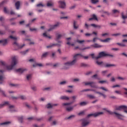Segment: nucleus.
<instances>
[{"label":"nucleus","instance_id":"nucleus-8","mask_svg":"<svg viewBox=\"0 0 127 127\" xmlns=\"http://www.w3.org/2000/svg\"><path fill=\"white\" fill-rule=\"evenodd\" d=\"M89 124H90V121L85 119H83L82 120V127H87V126H89Z\"/></svg>","mask_w":127,"mask_h":127},{"label":"nucleus","instance_id":"nucleus-64","mask_svg":"<svg viewBox=\"0 0 127 127\" xmlns=\"http://www.w3.org/2000/svg\"><path fill=\"white\" fill-rule=\"evenodd\" d=\"M98 39H99V38L95 37V38H93V42H96V41H97V40H98Z\"/></svg>","mask_w":127,"mask_h":127},{"label":"nucleus","instance_id":"nucleus-4","mask_svg":"<svg viewBox=\"0 0 127 127\" xmlns=\"http://www.w3.org/2000/svg\"><path fill=\"white\" fill-rule=\"evenodd\" d=\"M105 56H111V57H113L114 56L112 55H108L105 52H102L99 54L98 56L96 58V60H98V59L102 58V57H105Z\"/></svg>","mask_w":127,"mask_h":127},{"label":"nucleus","instance_id":"nucleus-15","mask_svg":"<svg viewBox=\"0 0 127 127\" xmlns=\"http://www.w3.org/2000/svg\"><path fill=\"white\" fill-rule=\"evenodd\" d=\"M9 111L10 112H15V108H14V106L12 105H9Z\"/></svg>","mask_w":127,"mask_h":127},{"label":"nucleus","instance_id":"nucleus-6","mask_svg":"<svg viewBox=\"0 0 127 127\" xmlns=\"http://www.w3.org/2000/svg\"><path fill=\"white\" fill-rule=\"evenodd\" d=\"M101 115H104L103 112H96L93 114H90L87 115V118H90V117H94L95 118L101 116Z\"/></svg>","mask_w":127,"mask_h":127},{"label":"nucleus","instance_id":"nucleus-47","mask_svg":"<svg viewBox=\"0 0 127 127\" xmlns=\"http://www.w3.org/2000/svg\"><path fill=\"white\" fill-rule=\"evenodd\" d=\"M91 49V47H86L84 48H83V49H79L80 50H82V51H84V50H86L87 49Z\"/></svg>","mask_w":127,"mask_h":127},{"label":"nucleus","instance_id":"nucleus-35","mask_svg":"<svg viewBox=\"0 0 127 127\" xmlns=\"http://www.w3.org/2000/svg\"><path fill=\"white\" fill-rule=\"evenodd\" d=\"M33 67H36V66H39V67H42L43 65L42 64H35L33 65Z\"/></svg>","mask_w":127,"mask_h":127},{"label":"nucleus","instance_id":"nucleus-42","mask_svg":"<svg viewBox=\"0 0 127 127\" xmlns=\"http://www.w3.org/2000/svg\"><path fill=\"white\" fill-rule=\"evenodd\" d=\"M76 42H77L78 43H79L80 44H82L84 43V42H85V41L84 40H77Z\"/></svg>","mask_w":127,"mask_h":127},{"label":"nucleus","instance_id":"nucleus-48","mask_svg":"<svg viewBox=\"0 0 127 127\" xmlns=\"http://www.w3.org/2000/svg\"><path fill=\"white\" fill-rule=\"evenodd\" d=\"M66 83L67 81H61V82H60V85H66Z\"/></svg>","mask_w":127,"mask_h":127},{"label":"nucleus","instance_id":"nucleus-61","mask_svg":"<svg viewBox=\"0 0 127 127\" xmlns=\"http://www.w3.org/2000/svg\"><path fill=\"white\" fill-rule=\"evenodd\" d=\"M62 37V35L61 34H58L57 36V38L58 39H60V38Z\"/></svg>","mask_w":127,"mask_h":127},{"label":"nucleus","instance_id":"nucleus-59","mask_svg":"<svg viewBox=\"0 0 127 127\" xmlns=\"http://www.w3.org/2000/svg\"><path fill=\"white\" fill-rule=\"evenodd\" d=\"M8 124H10V122H6L5 123H1L0 125L2 126L3 125H8Z\"/></svg>","mask_w":127,"mask_h":127},{"label":"nucleus","instance_id":"nucleus-28","mask_svg":"<svg viewBox=\"0 0 127 127\" xmlns=\"http://www.w3.org/2000/svg\"><path fill=\"white\" fill-rule=\"evenodd\" d=\"M73 28H75V29L79 28V26H77V21H73Z\"/></svg>","mask_w":127,"mask_h":127},{"label":"nucleus","instance_id":"nucleus-30","mask_svg":"<svg viewBox=\"0 0 127 127\" xmlns=\"http://www.w3.org/2000/svg\"><path fill=\"white\" fill-rule=\"evenodd\" d=\"M96 93L99 94V95H101V96H102L104 99H106V98H107V95H106L105 94H104V93H102V92H96Z\"/></svg>","mask_w":127,"mask_h":127},{"label":"nucleus","instance_id":"nucleus-26","mask_svg":"<svg viewBox=\"0 0 127 127\" xmlns=\"http://www.w3.org/2000/svg\"><path fill=\"white\" fill-rule=\"evenodd\" d=\"M54 106H57V104L52 105L51 104H48V105H47L46 107L47 108V109H51V108H52Z\"/></svg>","mask_w":127,"mask_h":127},{"label":"nucleus","instance_id":"nucleus-34","mask_svg":"<svg viewBox=\"0 0 127 127\" xmlns=\"http://www.w3.org/2000/svg\"><path fill=\"white\" fill-rule=\"evenodd\" d=\"M99 89H100V90H102L103 91H105V92H109V90L104 87H100Z\"/></svg>","mask_w":127,"mask_h":127},{"label":"nucleus","instance_id":"nucleus-43","mask_svg":"<svg viewBox=\"0 0 127 127\" xmlns=\"http://www.w3.org/2000/svg\"><path fill=\"white\" fill-rule=\"evenodd\" d=\"M99 0H91V3L93 4H96V3H98Z\"/></svg>","mask_w":127,"mask_h":127},{"label":"nucleus","instance_id":"nucleus-33","mask_svg":"<svg viewBox=\"0 0 127 127\" xmlns=\"http://www.w3.org/2000/svg\"><path fill=\"white\" fill-rule=\"evenodd\" d=\"M57 45H58V44H51V45L47 46V48H51V47H54V46H56Z\"/></svg>","mask_w":127,"mask_h":127},{"label":"nucleus","instance_id":"nucleus-18","mask_svg":"<svg viewBox=\"0 0 127 127\" xmlns=\"http://www.w3.org/2000/svg\"><path fill=\"white\" fill-rule=\"evenodd\" d=\"M61 100H65V101H68L69 100V98L68 96H62L60 97Z\"/></svg>","mask_w":127,"mask_h":127},{"label":"nucleus","instance_id":"nucleus-52","mask_svg":"<svg viewBox=\"0 0 127 127\" xmlns=\"http://www.w3.org/2000/svg\"><path fill=\"white\" fill-rule=\"evenodd\" d=\"M25 106L28 109H30V108H31V106L30 105H29L27 103H25Z\"/></svg>","mask_w":127,"mask_h":127},{"label":"nucleus","instance_id":"nucleus-60","mask_svg":"<svg viewBox=\"0 0 127 127\" xmlns=\"http://www.w3.org/2000/svg\"><path fill=\"white\" fill-rule=\"evenodd\" d=\"M118 79H119V80H126V78L122 77L120 76H119L118 77Z\"/></svg>","mask_w":127,"mask_h":127},{"label":"nucleus","instance_id":"nucleus-63","mask_svg":"<svg viewBox=\"0 0 127 127\" xmlns=\"http://www.w3.org/2000/svg\"><path fill=\"white\" fill-rule=\"evenodd\" d=\"M121 33H117V34H112V36H119Z\"/></svg>","mask_w":127,"mask_h":127},{"label":"nucleus","instance_id":"nucleus-2","mask_svg":"<svg viewBox=\"0 0 127 127\" xmlns=\"http://www.w3.org/2000/svg\"><path fill=\"white\" fill-rule=\"evenodd\" d=\"M18 63V61L16 59L15 57H13L12 58V62L11 63V65L7 66L6 64H5V62L1 61L0 64L2 66H3L4 69L6 70H12L13 69V67L15 66Z\"/></svg>","mask_w":127,"mask_h":127},{"label":"nucleus","instance_id":"nucleus-16","mask_svg":"<svg viewBox=\"0 0 127 127\" xmlns=\"http://www.w3.org/2000/svg\"><path fill=\"white\" fill-rule=\"evenodd\" d=\"M0 43L2 44V45H6V44H7V40L5 39V40H2L0 41Z\"/></svg>","mask_w":127,"mask_h":127},{"label":"nucleus","instance_id":"nucleus-10","mask_svg":"<svg viewBox=\"0 0 127 127\" xmlns=\"http://www.w3.org/2000/svg\"><path fill=\"white\" fill-rule=\"evenodd\" d=\"M25 71H26V68H20L15 70V72L19 73V74H22Z\"/></svg>","mask_w":127,"mask_h":127},{"label":"nucleus","instance_id":"nucleus-62","mask_svg":"<svg viewBox=\"0 0 127 127\" xmlns=\"http://www.w3.org/2000/svg\"><path fill=\"white\" fill-rule=\"evenodd\" d=\"M20 98L21 99V100H25V99H26V97L24 96H20Z\"/></svg>","mask_w":127,"mask_h":127},{"label":"nucleus","instance_id":"nucleus-38","mask_svg":"<svg viewBox=\"0 0 127 127\" xmlns=\"http://www.w3.org/2000/svg\"><path fill=\"white\" fill-rule=\"evenodd\" d=\"M0 93L2 94L3 97H6L5 93H4V91H3L0 88Z\"/></svg>","mask_w":127,"mask_h":127},{"label":"nucleus","instance_id":"nucleus-40","mask_svg":"<svg viewBox=\"0 0 127 127\" xmlns=\"http://www.w3.org/2000/svg\"><path fill=\"white\" fill-rule=\"evenodd\" d=\"M28 53V50L20 52L22 55H25V54H26V53Z\"/></svg>","mask_w":127,"mask_h":127},{"label":"nucleus","instance_id":"nucleus-54","mask_svg":"<svg viewBox=\"0 0 127 127\" xmlns=\"http://www.w3.org/2000/svg\"><path fill=\"white\" fill-rule=\"evenodd\" d=\"M113 13H119L120 12V11L117 10V9H114L112 10Z\"/></svg>","mask_w":127,"mask_h":127},{"label":"nucleus","instance_id":"nucleus-31","mask_svg":"<svg viewBox=\"0 0 127 127\" xmlns=\"http://www.w3.org/2000/svg\"><path fill=\"white\" fill-rule=\"evenodd\" d=\"M49 54V53L48 52H46L44 54H43L42 56V58H45V57H47L48 56V55Z\"/></svg>","mask_w":127,"mask_h":127},{"label":"nucleus","instance_id":"nucleus-56","mask_svg":"<svg viewBox=\"0 0 127 127\" xmlns=\"http://www.w3.org/2000/svg\"><path fill=\"white\" fill-rule=\"evenodd\" d=\"M3 11H4V12H5V13H8V11L7 10V8H6V7H4Z\"/></svg>","mask_w":127,"mask_h":127},{"label":"nucleus","instance_id":"nucleus-46","mask_svg":"<svg viewBox=\"0 0 127 127\" xmlns=\"http://www.w3.org/2000/svg\"><path fill=\"white\" fill-rule=\"evenodd\" d=\"M88 98H89V99H95L96 98L95 97V96H94L92 95H87Z\"/></svg>","mask_w":127,"mask_h":127},{"label":"nucleus","instance_id":"nucleus-57","mask_svg":"<svg viewBox=\"0 0 127 127\" xmlns=\"http://www.w3.org/2000/svg\"><path fill=\"white\" fill-rule=\"evenodd\" d=\"M26 78L28 80H30L31 79V74H28Z\"/></svg>","mask_w":127,"mask_h":127},{"label":"nucleus","instance_id":"nucleus-50","mask_svg":"<svg viewBox=\"0 0 127 127\" xmlns=\"http://www.w3.org/2000/svg\"><path fill=\"white\" fill-rule=\"evenodd\" d=\"M31 89L33 91H37V88H36V86H33L31 87Z\"/></svg>","mask_w":127,"mask_h":127},{"label":"nucleus","instance_id":"nucleus-7","mask_svg":"<svg viewBox=\"0 0 127 127\" xmlns=\"http://www.w3.org/2000/svg\"><path fill=\"white\" fill-rule=\"evenodd\" d=\"M82 84H84L85 86H91L92 88H95L96 85H95V83L93 82H83Z\"/></svg>","mask_w":127,"mask_h":127},{"label":"nucleus","instance_id":"nucleus-37","mask_svg":"<svg viewBox=\"0 0 127 127\" xmlns=\"http://www.w3.org/2000/svg\"><path fill=\"white\" fill-rule=\"evenodd\" d=\"M9 38H11V39H12L13 40H14V41H16V40H17V37H13L12 36H10Z\"/></svg>","mask_w":127,"mask_h":127},{"label":"nucleus","instance_id":"nucleus-41","mask_svg":"<svg viewBox=\"0 0 127 127\" xmlns=\"http://www.w3.org/2000/svg\"><path fill=\"white\" fill-rule=\"evenodd\" d=\"M18 120L19 122H20V123H22V121H23V117H22V116L19 117L18 118Z\"/></svg>","mask_w":127,"mask_h":127},{"label":"nucleus","instance_id":"nucleus-55","mask_svg":"<svg viewBox=\"0 0 127 127\" xmlns=\"http://www.w3.org/2000/svg\"><path fill=\"white\" fill-rule=\"evenodd\" d=\"M80 106H86L87 105V103L85 102H82L80 103Z\"/></svg>","mask_w":127,"mask_h":127},{"label":"nucleus","instance_id":"nucleus-45","mask_svg":"<svg viewBox=\"0 0 127 127\" xmlns=\"http://www.w3.org/2000/svg\"><path fill=\"white\" fill-rule=\"evenodd\" d=\"M103 62H100L99 61H96V64H97V65H103Z\"/></svg>","mask_w":127,"mask_h":127},{"label":"nucleus","instance_id":"nucleus-13","mask_svg":"<svg viewBox=\"0 0 127 127\" xmlns=\"http://www.w3.org/2000/svg\"><path fill=\"white\" fill-rule=\"evenodd\" d=\"M13 44L14 45H16V46L18 48H19V49L22 48V47H23L25 45V44H23V45H20L18 44L17 43V42H14Z\"/></svg>","mask_w":127,"mask_h":127},{"label":"nucleus","instance_id":"nucleus-24","mask_svg":"<svg viewBox=\"0 0 127 127\" xmlns=\"http://www.w3.org/2000/svg\"><path fill=\"white\" fill-rule=\"evenodd\" d=\"M59 25H60V23L58 22L56 24H55V25L52 26L51 28L52 29H54V28H56V27H58V26H59Z\"/></svg>","mask_w":127,"mask_h":127},{"label":"nucleus","instance_id":"nucleus-53","mask_svg":"<svg viewBox=\"0 0 127 127\" xmlns=\"http://www.w3.org/2000/svg\"><path fill=\"white\" fill-rule=\"evenodd\" d=\"M37 6H38V7H43V6H44V5L42 4V3H39L37 4Z\"/></svg>","mask_w":127,"mask_h":127},{"label":"nucleus","instance_id":"nucleus-3","mask_svg":"<svg viewBox=\"0 0 127 127\" xmlns=\"http://www.w3.org/2000/svg\"><path fill=\"white\" fill-rule=\"evenodd\" d=\"M116 107L115 109V112H113L110 110H106V112H107V113H109L110 115H115V117L116 118H117V119H119V120H124V116H123V115L121 114V113H119V112H118L117 111H120V110H116V109H117Z\"/></svg>","mask_w":127,"mask_h":127},{"label":"nucleus","instance_id":"nucleus-11","mask_svg":"<svg viewBox=\"0 0 127 127\" xmlns=\"http://www.w3.org/2000/svg\"><path fill=\"white\" fill-rule=\"evenodd\" d=\"M47 6H53L54 5V2L53 0H49L47 3Z\"/></svg>","mask_w":127,"mask_h":127},{"label":"nucleus","instance_id":"nucleus-1","mask_svg":"<svg viewBox=\"0 0 127 127\" xmlns=\"http://www.w3.org/2000/svg\"><path fill=\"white\" fill-rule=\"evenodd\" d=\"M82 56H83V55L81 54H77L74 55L73 57V60L72 61L67 62L64 64V69L66 70L67 69H69V67H70V66H73V65H75L77 62V60L79 59V58H82Z\"/></svg>","mask_w":127,"mask_h":127},{"label":"nucleus","instance_id":"nucleus-58","mask_svg":"<svg viewBox=\"0 0 127 127\" xmlns=\"http://www.w3.org/2000/svg\"><path fill=\"white\" fill-rule=\"evenodd\" d=\"M109 36L108 33H105L104 34H102V36H103V37H105V36Z\"/></svg>","mask_w":127,"mask_h":127},{"label":"nucleus","instance_id":"nucleus-22","mask_svg":"<svg viewBox=\"0 0 127 127\" xmlns=\"http://www.w3.org/2000/svg\"><path fill=\"white\" fill-rule=\"evenodd\" d=\"M91 26H92V27H94L95 28H101V26L99 25H96L95 24H91Z\"/></svg>","mask_w":127,"mask_h":127},{"label":"nucleus","instance_id":"nucleus-32","mask_svg":"<svg viewBox=\"0 0 127 127\" xmlns=\"http://www.w3.org/2000/svg\"><path fill=\"white\" fill-rule=\"evenodd\" d=\"M5 77L3 76V75H0V84H2V82H3V80H4Z\"/></svg>","mask_w":127,"mask_h":127},{"label":"nucleus","instance_id":"nucleus-39","mask_svg":"<svg viewBox=\"0 0 127 127\" xmlns=\"http://www.w3.org/2000/svg\"><path fill=\"white\" fill-rule=\"evenodd\" d=\"M85 111L84 110V111H81L80 112H79L78 115V116H83V115H85Z\"/></svg>","mask_w":127,"mask_h":127},{"label":"nucleus","instance_id":"nucleus-51","mask_svg":"<svg viewBox=\"0 0 127 127\" xmlns=\"http://www.w3.org/2000/svg\"><path fill=\"white\" fill-rule=\"evenodd\" d=\"M117 44L119 45V46H122V47H126V46H127L125 44L117 43Z\"/></svg>","mask_w":127,"mask_h":127},{"label":"nucleus","instance_id":"nucleus-19","mask_svg":"<svg viewBox=\"0 0 127 127\" xmlns=\"http://www.w3.org/2000/svg\"><path fill=\"white\" fill-rule=\"evenodd\" d=\"M91 46H92V47H94V48H101V47H103V46L100 45L98 44H95L91 45Z\"/></svg>","mask_w":127,"mask_h":127},{"label":"nucleus","instance_id":"nucleus-25","mask_svg":"<svg viewBox=\"0 0 127 127\" xmlns=\"http://www.w3.org/2000/svg\"><path fill=\"white\" fill-rule=\"evenodd\" d=\"M15 5L16 6V9H19V6L20 5V2H19V1H17L15 4Z\"/></svg>","mask_w":127,"mask_h":127},{"label":"nucleus","instance_id":"nucleus-21","mask_svg":"<svg viewBox=\"0 0 127 127\" xmlns=\"http://www.w3.org/2000/svg\"><path fill=\"white\" fill-rule=\"evenodd\" d=\"M92 19H94V20L98 21V18L97 17V16L95 14L92 15V17L89 19V20H92Z\"/></svg>","mask_w":127,"mask_h":127},{"label":"nucleus","instance_id":"nucleus-44","mask_svg":"<svg viewBox=\"0 0 127 127\" xmlns=\"http://www.w3.org/2000/svg\"><path fill=\"white\" fill-rule=\"evenodd\" d=\"M35 20H36V18H34L33 20H31L29 21V24H28L26 25V26H29L30 24V23H32V22L35 21Z\"/></svg>","mask_w":127,"mask_h":127},{"label":"nucleus","instance_id":"nucleus-29","mask_svg":"<svg viewBox=\"0 0 127 127\" xmlns=\"http://www.w3.org/2000/svg\"><path fill=\"white\" fill-rule=\"evenodd\" d=\"M100 40L101 41V42H109L110 40H111V38H108L105 40L100 39Z\"/></svg>","mask_w":127,"mask_h":127},{"label":"nucleus","instance_id":"nucleus-5","mask_svg":"<svg viewBox=\"0 0 127 127\" xmlns=\"http://www.w3.org/2000/svg\"><path fill=\"white\" fill-rule=\"evenodd\" d=\"M116 111H124L125 113H126L127 114V106L125 105H122L118 107L116 109Z\"/></svg>","mask_w":127,"mask_h":127},{"label":"nucleus","instance_id":"nucleus-23","mask_svg":"<svg viewBox=\"0 0 127 127\" xmlns=\"http://www.w3.org/2000/svg\"><path fill=\"white\" fill-rule=\"evenodd\" d=\"M116 66L115 64H106V65H105V67H106L107 68H110L111 67H115Z\"/></svg>","mask_w":127,"mask_h":127},{"label":"nucleus","instance_id":"nucleus-17","mask_svg":"<svg viewBox=\"0 0 127 127\" xmlns=\"http://www.w3.org/2000/svg\"><path fill=\"white\" fill-rule=\"evenodd\" d=\"M74 118H75V115H72L68 117H66L64 119L66 121H68V120H72V119H74Z\"/></svg>","mask_w":127,"mask_h":127},{"label":"nucleus","instance_id":"nucleus-36","mask_svg":"<svg viewBox=\"0 0 127 127\" xmlns=\"http://www.w3.org/2000/svg\"><path fill=\"white\" fill-rule=\"evenodd\" d=\"M71 104V103H63L62 106L63 107H67V106H70Z\"/></svg>","mask_w":127,"mask_h":127},{"label":"nucleus","instance_id":"nucleus-9","mask_svg":"<svg viewBox=\"0 0 127 127\" xmlns=\"http://www.w3.org/2000/svg\"><path fill=\"white\" fill-rule=\"evenodd\" d=\"M59 4L61 8H65V7H66V3L64 1H59Z\"/></svg>","mask_w":127,"mask_h":127},{"label":"nucleus","instance_id":"nucleus-27","mask_svg":"<svg viewBox=\"0 0 127 127\" xmlns=\"http://www.w3.org/2000/svg\"><path fill=\"white\" fill-rule=\"evenodd\" d=\"M7 105H9L8 102H5L0 104V108H2V107H4V106H6Z\"/></svg>","mask_w":127,"mask_h":127},{"label":"nucleus","instance_id":"nucleus-12","mask_svg":"<svg viewBox=\"0 0 127 127\" xmlns=\"http://www.w3.org/2000/svg\"><path fill=\"white\" fill-rule=\"evenodd\" d=\"M66 40L67 41V42L66 43V44H67V45H71V46H74L75 45L74 44H71V38H66Z\"/></svg>","mask_w":127,"mask_h":127},{"label":"nucleus","instance_id":"nucleus-14","mask_svg":"<svg viewBox=\"0 0 127 127\" xmlns=\"http://www.w3.org/2000/svg\"><path fill=\"white\" fill-rule=\"evenodd\" d=\"M74 110V107L73 106H69L66 107V110L67 112H72Z\"/></svg>","mask_w":127,"mask_h":127},{"label":"nucleus","instance_id":"nucleus-49","mask_svg":"<svg viewBox=\"0 0 127 127\" xmlns=\"http://www.w3.org/2000/svg\"><path fill=\"white\" fill-rule=\"evenodd\" d=\"M122 16L123 19H127V16L124 15L123 13H122Z\"/></svg>","mask_w":127,"mask_h":127},{"label":"nucleus","instance_id":"nucleus-20","mask_svg":"<svg viewBox=\"0 0 127 127\" xmlns=\"http://www.w3.org/2000/svg\"><path fill=\"white\" fill-rule=\"evenodd\" d=\"M43 37H45V38H48L49 39H51V37L49 35H47V33H44L43 34Z\"/></svg>","mask_w":127,"mask_h":127}]
</instances>
